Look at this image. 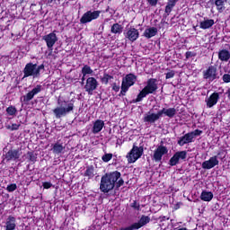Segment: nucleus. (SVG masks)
<instances>
[{
  "mask_svg": "<svg viewBox=\"0 0 230 230\" xmlns=\"http://www.w3.org/2000/svg\"><path fill=\"white\" fill-rule=\"evenodd\" d=\"M125 184V181L121 178V172L114 171L107 172L101 178L100 190L102 193H109L114 188H121Z\"/></svg>",
  "mask_w": 230,
  "mask_h": 230,
  "instance_id": "1",
  "label": "nucleus"
},
{
  "mask_svg": "<svg viewBox=\"0 0 230 230\" xmlns=\"http://www.w3.org/2000/svg\"><path fill=\"white\" fill-rule=\"evenodd\" d=\"M58 107L53 110L54 116L60 119V118H64V116H67L69 112H73L75 110V103L73 101H66L64 99L58 100Z\"/></svg>",
  "mask_w": 230,
  "mask_h": 230,
  "instance_id": "2",
  "label": "nucleus"
},
{
  "mask_svg": "<svg viewBox=\"0 0 230 230\" xmlns=\"http://www.w3.org/2000/svg\"><path fill=\"white\" fill-rule=\"evenodd\" d=\"M157 91V79L150 78L146 82V85L144 89L138 93L136 102H139L143 101V98H146L148 94H154Z\"/></svg>",
  "mask_w": 230,
  "mask_h": 230,
  "instance_id": "3",
  "label": "nucleus"
},
{
  "mask_svg": "<svg viewBox=\"0 0 230 230\" xmlns=\"http://www.w3.org/2000/svg\"><path fill=\"white\" fill-rule=\"evenodd\" d=\"M42 70H44V65L37 66V64L29 63L25 66L23 70L24 78H28V76L38 78V76H40V71Z\"/></svg>",
  "mask_w": 230,
  "mask_h": 230,
  "instance_id": "4",
  "label": "nucleus"
},
{
  "mask_svg": "<svg viewBox=\"0 0 230 230\" xmlns=\"http://www.w3.org/2000/svg\"><path fill=\"white\" fill-rule=\"evenodd\" d=\"M137 77L134 74H128L122 79L120 94L125 96L127 91L136 84Z\"/></svg>",
  "mask_w": 230,
  "mask_h": 230,
  "instance_id": "5",
  "label": "nucleus"
},
{
  "mask_svg": "<svg viewBox=\"0 0 230 230\" xmlns=\"http://www.w3.org/2000/svg\"><path fill=\"white\" fill-rule=\"evenodd\" d=\"M141 155H143V147L133 146L130 152L127 155L128 163H136L137 159H140Z\"/></svg>",
  "mask_w": 230,
  "mask_h": 230,
  "instance_id": "6",
  "label": "nucleus"
},
{
  "mask_svg": "<svg viewBox=\"0 0 230 230\" xmlns=\"http://www.w3.org/2000/svg\"><path fill=\"white\" fill-rule=\"evenodd\" d=\"M100 13H102V11H87L80 19L81 24H87V22L96 21L100 17Z\"/></svg>",
  "mask_w": 230,
  "mask_h": 230,
  "instance_id": "7",
  "label": "nucleus"
},
{
  "mask_svg": "<svg viewBox=\"0 0 230 230\" xmlns=\"http://www.w3.org/2000/svg\"><path fill=\"white\" fill-rule=\"evenodd\" d=\"M187 157H188L187 151H178L174 153L172 157L169 160V164L170 166H177L179 163L182 161H186Z\"/></svg>",
  "mask_w": 230,
  "mask_h": 230,
  "instance_id": "8",
  "label": "nucleus"
},
{
  "mask_svg": "<svg viewBox=\"0 0 230 230\" xmlns=\"http://www.w3.org/2000/svg\"><path fill=\"white\" fill-rule=\"evenodd\" d=\"M168 154V147L161 144L156 146L153 154V159L155 163H161L163 161V156Z\"/></svg>",
  "mask_w": 230,
  "mask_h": 230,
  "instance_id": "9",
  "label": "nucleus"
},
{
  "mask_svg": "<svg viewBox=\"0 0 230 230\" xmlns=\"http://www.w3.org/2000/svg\"><path fill=\"white\" fill-rule=\"evenodd\" d=\"M96 89H98V80L94 77H88L85 82L84 91L92 96Z\"/></svg>",
  "mask_w": 230,
  "mask_h": 230,
  "instance_id": "10",
  "label": "nucleus"
},
{
  "mask_svg": "<svg viewBox=\"0 0 230 230\" xmlns=\"http://www.w3.org/2000/svg\"><path fill=\"white\" fill-rule=\"evenodd\" d=\"M124 37L130 42H136L139 39V31L134 27H129L125 30Z\"/></svg>",
  "mask_w": 230,
  "mask_h": 230,
  "instance_id": "11",
  "label": "nucleus"
},
{
  "mask_svg": "<svg viewBox=\"0 0 230 230\" xmlns=\"http://www.w3.org/2000/svg\"><path fill=\"white\" fill-rule=\"evenodd\" d=\"M40 91H42V86L36 85L31 92L27 93L26 95H23L21 100H22L24 103H28L29 102H31Z\"/></svg>",
  "mask_w": 230,
  "mask_h": 230,
  "instance_id": "12",
  "label": "nucleus"
},
{
  "mask_svg": "<svg viewBox=\"0 0 230 230\" xmlns=\"http://www.w3.org/2000/svg\"><path fill=\"white\" fill-rule=\"evenodd\" d=\"M43 40H45L47 48L50 49V51H53V47L55 46L58 39L57 38V34L51 32L43 36Z\"/></svg>",
  "mask_w": 230,
  "mask_h": 230,
  "instance_id": "13",
  "label": "nucleus"
},
{
  "mask_svg": "<svg viewBox=\"0 0 230 230\" xmlns=\"http://www.w3.org/2000/svg\"><path fill=\"white\" fill-rule=\"evenodd\" d=\"M218 156L214 155L211 156L208 160L202 163L201 166L203 170H211L212 168H215V166H218L219 164Z\"/></svg>",
  "mask_w": 230,
  "mask_h": 230,
  "instance_id": "14",
  "label": "nucleus"
},
{
  "mask_svg": "<svg viewBox=\"0 0 230 230\" xmlns=\"http://www.w3.org/2000/svg\"><path fill=\"white\" fill-rule=\"evenodd\" d=\"M203 78L208 80V82H213V80H217V67L213 66H209L203 72Z\"/></svg>",
  "mask_w": 230,
  "mask_h": 230,
  "instance_id": "15",
  "label": "nucleus"
},
{
  "mask_svg": "<svg viewBox=\"0 0 230 230\" xmlns=\"http://www.w3.org/2000/svg\"><path fill=\"white\" fill-rule=\"evenodd\" d=\"M161 117V111H159L157 113H154V110H150L148 113L145 115L144 121L146 123H155V121H157V119H159Z\"/></svg>",
  "mask_w": 230,
  "mask_h": 230,
  "instance_id": "16",
  "label": "nucleus"
},
{
  "mask_svg": "<svg viewBox=\"0 0 230 230\" xmlns=\"http://www.w3.org/2000/svg\"><path fill=\"white\" fill-rule=\"evenodd\" d=\"M218 100H220V94H218V93H213L209 97L206 98L205 102L208 109L215 107V105L218 103Z\"/></svg>",
  "mask_w": 230,
  "mask_h": 230,
  "instance_id": "17",
  "label": "nucleus"
},
{
  "mask_svg": "<svg viewBox=\"0 0 230 230\" xmlns=\"http://www.w3.org/2000/svg\"><path fill=\"white\" fill-rule=\"evenodd\" d=\"M103 127H105V121L102 119L95 120L92 128L93 134H100V131L103 130Z\"/></svg>",
  "mask_w": 230,
  "mask_h": 230,
  "instance_id": "18",
  "label": "nucleus"
},
{
  "mask_svg": "<svg viewBox=\"0 0 230 230\" xmlns=\"http://www.w3.org/2000/svg\"><path fill=\"white\" fill-rule=\"evenodd\" d=\"M21 150H10L5 155V159L7 161H15L21 157Z\"/></svg>",
  "mask_w": 230,
  "mask_h": 230,
  "instance_id": "19",
  "label": "nucleus"
},
{
  "mask_svg": "<svg viewBox=\"0 0 230 230\" xmlns=\"http://www.w3.org/2000/svg\"><path fill=\"white\" fill-rule=\"evenodd\" d=\"M188 143H193V137L190 133L185 134L178 140V145L180 146H184V145H188Z\"/></svg>",
  "mask_w": 230,
  "mask_h": 230,
  "instance_id": "20",
  "label": "nucleus"
},
{
  "mask_svg": "<svg viewBox=\"0 0 230 230\" xmlns=\"http://www.w3.org/2000/svg\"><path fill=\"white\" fill-rule=\"evenodd\" d=\"M150 224V217L142 216L137 223H134L136 229H141V227Z\"/></svg>",
  "mask_w": 230,
  "mask_h": 230,
  "instance_id": "21",
  "label": "nucleus"
},
{
  "mask_svg": "<svg viewBox=\"0 0 230 230\" xmlns=\"http://www.w3.org/2000/svg\"><path fill=\"white\" fill-rule=\"evenodd\" d=\"M215 24V20L213 19H204L199 22V28L201 30H209Z\"/></svg>",
  "mask_w": 230,
  "mask_h": 230,
  "instance_id": "22",
  "label": "nucleus"
},
{
  "mask_svg": "<svg viewBox=\"0 0 230 230\" xmlns=\"http://www.w3.org/2000/svg\"><path fill=\"white\" fill-rule=\"evenodd\" d=\"M16 219L14 217L10 216L5 223V230H15L16 225H15Z\"/></svg>",
  "mask_w": 230,
  "mask_h": 230,
  "instance_id": "23",
  "label": "nucleus"
},
{
  "mask_svg": "<svg viewBox=\"0 0 230 230\" xmlns=\"http://www.w3.org/2000/svg\"><path fill=\"white\" fill-rule=\"evenodd\" d=\"M155 35H157V28L155 27L147 28L144 31V37H146V39H152V37H155Z\"/></svg>",
  "mask_w": 230,
  "mask_h": 230,
  "instance_id": "24",
  "label": "nucleus"
},
{
  "mask_svg": "<svg viewBox=\"0 0 230 230\" xmlns=\"http://www.w3.org/2000/svg\"><path fill=\"white\" fill-rule=\"evenodd\" d=\"M64 150H66V146L60 142L55 143L52 146L53 154H64Z\"/></svg>",
  "mask_w": 230,
  "mask_h": 230,
  "instance_id": "25",
  "label": "nucleus"
},
{
  "mask_svg": "<svg viewBox=\"0 0 230 230\" xmlns=\"http://www.w3.org/2000/svg\"><path fill=\"white\" fill-rule=\"evenodd\" d=\"M161 115L164 114V116H167L168 118H173L175 114H177V110L175 108H164L163 110L160 111Z\"/></svg>",
  "mask_w": 230,
  "mask_h": 230,
  "instance_id": "26",
  "label": "nucleus"
},
{
  "mask_svg": "<svg viewBox=\"0 0 230 230\" xmlns=\"http://www.w3.org/2000/svg\"><path fill=\"white\" fill-rule=\"evenodd\" d=\"M200 199L203 200V202H211V200H213V192L203 190L200 194Z\"/></svg>",
  "mask_w": 230,
  "mask_h": 230,
  "instance_id": "27",
  "label": "nucleus"
},
{
  "mask_svg": "<svg viewBox=\"0 0 230 230\" xmlns=\"http://www.w3.org/2000/svg\"><path fill=\"white\" fill-rule=\"evenodd\" d=\"M167 5L165 6V13L169 15V13H172V11L173 10V7L179 3V0H167Z\"/></svg>",
  "mask_w": 230,
  "mask_h": 230,
  "instance_id": "28",
  "label": "nucleus"
},
{
  "mask_svg": "<svg viewBox=\"0 0 230 230\" xmlns=\"http://www.w3.org/2000/svg\"><path fill=\"white\" fill-rule=\"evenodd\" d=\"M111 31L114 35H121L123 33V26L119 23H114L111 28Z\"/></svg>",
  "mask_w": 230,
  "mask_h": 230,
  "instance_id": "29",
  "label": "nucleus"
},
{
  "mask_svg": "<svg viewBox=\"0 0 230 230\" xmlns=\"http://www.w3.org/2000/svg\"><path fill=\"white\" fill-rule=\"evenodd\" d=\"M218 58L222 62H227L229 60V58H230L229 50L223 49V50L219 51Z\"/></svg>",
  "mask_w": 230,
  "mask_h": 230,
  "instance_id": "30",
  "label": "nucleus"
},
{
  "mask_svg": "<svg viewBox=\"0 0 230 230\" xmlns=\"http://www.w3.org/2000/svg\"><path fill=\"white\" fill-rule=\"evenodd\" d=\"M226 3H227L226 0H215V4L219 13H222L226 10Z\"/></svg>",
  "mask_w": 230,
  "mask_h": 230,
  "instance_id": "31",
  "label": "nucleus"
},
{
  "mask_svg": "<svg viewBox=\"0 0 230 230\" xmlns=\"http://www.w3.org/2000/svg\"><path fill=\"white\" fill-rule=\"evenodd\" d=\"M81 73L82 75H84V76H87V75H93L94 71L91 69V66H89V65H84L82 68Z\"/></svg>",
  "mask_w": 230,
  "mask_h": 230,
  "instance_id": "32",
  "label": "nucleus"
},
{
  "mask_svg": "<svg viewBox=\"0 0 230 230\" xmlns=\"http://www.w3.org/2000/svg\"><path fill=\"white\" fill-rule=\"evenodd\" d=\"M112 78H114L112 75H111L109 74H104L101 79V82L102 84H104L105 85H107V84H109V82H111V80H112Z\"/></svg>",
  "mask_w": 230,
  "mask_h": 230,
  "instance_id": "33",
  "label": "nucleus"
},
{
  "mask_svg": "<svg viewBox=\"0 0 230 230\" xmlns=\"http://www.w3.org/2000/svg\"><path fill=\"white\" fill-rule=\"evenodd\" d=\"M6 112L9 116H15V114H17V109H15L13 106H9L6 109Z\"/></svg>",
  "mask_w": 230,
  "mask_h": 230,
  "instance_id": "34",
  "label": "nucleus"
},
{
  "mask_svg": "<svg viewBox=\"0 0 230 230\" xmlns=\"http://www.w3.org/2000/svg\"><path fill=\"white\" fill-rule=\"evenodd\" d=\"M20 127H21V124H16V123H13L12 125H5V128H7V130H11V131L19 130Z\"/></svg>",
  "mask_w": 230,
  "mask_h": 230,
  "instance_id": "35",
  "label": "nucleus"
},
{
  "mask_svg": "<svg viewBox=\"0 0 230 230\" xmlns=\"http://www.w3.org/2000/svg\"><path fill=\"white\" fill-rule=\"evenodd\" d=\"M85 176L93 179L94 177V169L93 167H89L85 171Z\"/></svg>",
  "mask_w": 230,
  "mask_h": 230,
  "instance_id": "36",
  "label": "nucleus"
},
{
  "mask_svg": "<svg viewBox=\"0 0 230 230\" xmlns=\"http://www.w3.org/2000/svg\"><path fill=\"white\" fill-rule=\"evenodd\" d=\"M15 190H17V184H15V183H12L6 187V190L9 193L15 191Z\"/></svg>",
  "mask_w": 230,
  "mask_h": 230,
  "instance_id": "37",
  "label": "nucleus"
},
{
  "mask_svg": "<svg viewBox=\"0 0 230 230\" xmlns=\"http://www.w3.org/2000/svg\"><path fill=\"white\" fill-rule=\"evenodd\" d=\"M111 159H112V154H111V153L105 154L102 157V160L103 161V163H109V161H111Z\"/></svg>",
  "mask_w": 230,
  "mask_h": 230,
  "instance_id": "38",
  "label": "nucleus"
},
{
  "mask_svg": "<svg viewBox=\"0 0 230 230\" xmlns=\"http://www.w3.org/2000/svg\"><path fill=\"white\" fill-rule=\"evenodd\" d=\"M190 136H192V139H195V137H197V136H200V134H202L201 130L199 129H195L192 132H190Z\"/></svg>",
  "mask_w": 230,
  "mask_h": 230,
  "instance_id": "39",
  "label": "nucleus"
},
{
  "mask_svg": "<svg viewBox=\"0 0 230 230\" xmlns=\"http://www.w3.org/2000/svg\"><path fill=\"white\" fill-rule=\"evenodd\" d=\"M223 81L225 82V84H229V82H230V72L228 74H225L223 75Z\"/></svg>",
  "mask_w": 230,
  "mask_h": 230,
  "instance_id": "40",
  "label": "nucleus"
},
{
  "mask_svg": "<svg viewBox=\"0 0 230 230\" xmlns=\"http://www.w3.org/2000/svg\"><path fill=\"white\" fill-rule=\"evenodd\" d=\"M131 208H133V209H137V211H139V209H141L139 203H137V201H133L131 203Z\"/></svg>",
  "mask_w": 230,
  "mask_h": 230,
  "instance_id": "41",
  "label": "nucleus"
},
{
  "mask_svg": "<svg viewBox=\"0 0 230 230\" xmlns=\"http://www.w3.org/2000/svg\"><path fill=\"white\" fill-rule=\"evenodd\" d=\"M29 159L31 161V163H35L37 161V156L33 153H28Z\"/></svg>",
  "mask_w": 230,
  "mask_h": 230,
  "instance_id": "42",
  "label": "nucleus"
},
{
  "mask_svg": "<svg viewBox=\"0 0 230 230\" xmlns=\"http://www.w3.org/2000/svg\"><path fill=\"white\" fill-rule=\"evenodd\" d=\"M42 186L45 190H49V188H51V186H53V184L49 181H45V182H43Z\"/></svg>",
  "mask_w": 230,
  "mask_h": 230,
  "instance_id": "43",
  "label": "nucleus"
},
{
  "mask_svg": "<svg viewBox=\"0 0 230 230\" xmlns=\"http://www.w3.org/2000/svg\"><path fill=\"white\" fill-rule=\"evenodd\" d=\"M173 76H175V72L173 71H171V72H168L165 75V78L166 80L170 79V78H173Z\"/></svg>",
  "mask_w": 230,
  "mask_h": 230,
  "instance_id": "44",
  "label": "nucleus"
},
{
  "mask_svg": "<svg viewBox=\"0 0 230 230\" xmlns=\"http://www.w3.org/2000/svg\"><path fill=\"white\" fill-rule=\"evenodd\" d=\"M195 56H196V54L194 52H191V51H188L185 54V57H186L187 59L191 58V57H195Z\"/></svg>",
  "mask_w": 230,
  "mask_h": 230,
  "instance_id": "45",
  "label": "nucleus"
},
{
  "mask_svg": "<svg viewBox=\"0 0 230 230\" xmlns=\"http://www.w3.org/2000/svg\"><path fill=\"white\" fill-rule=\"evenodd\" d=\"M159 0H147L148 4L151 5V6H157V2Z\"/></svg>",
  "mask_w": 230,
  "mask_h": 230,
  "instance_id": "46",
  "label": "nucleus"
},
{
  "mask_svg": "<svg viewBox=\"0 0 230 230\" xmlns=\"http://www.w3.org/2000/svg\"><path fill=\"white\" fill-rule=\"evenodd\" d=\"M112 89L115 91V93H118L119 91V86L116 84H113Z\"/></svg>",
  "mask_w": 230,
  "mask_h": 230,
  "instance_id": "47",
  "label": "nucleus"
},
{
  "mask_svg": "<svg viewBox=\"0 0 230 230\" xmlns=\"http://www.w3.org/2000/svg\"><path fill=\"white\" fill-rule=\"evenodd\" d=\"M85 76H86V75H83L82 82H84V81H85Z\"/></svg>",
  "mask_w": 230,
  "mask_h": 230,
  "instance_id": "48",
  "label": "nucleus"
}]
</instances>
